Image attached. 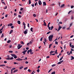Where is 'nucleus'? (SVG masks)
<instances>
[{
	"mask_svg": "<svg viewBox=\"0 0 74 74\" xmlns=\"http://www.w3.org/2000/svg\"><path fill=\"white\" fill-rule=\"evenodd\" d=\"M53 35L49 36V41H52V38H53Z\"/></svg>",
	"mask_w": 74,
	"mask_h": 74,
	"instance_id": "nucleus-1",
	"label": "nucleus"
},
{
	"mask_svg": "<svg viewBox=\"0 0 74 74\" xmlns=\"http://www.w3.org/2000/svg\"><path fill=\"white\" fill-rule=\"evenodd\" d=\"M17 49H21L22 47V45H21V44H18L17 46Z\"/></svg>",
	"mask_w": 74,
	"mask_h": 74,
	"instance_id": "nucleus-2",
	"label": "nucleus"
},
{
	"mask_svg": "<svg viewBox=\"0 0 74 74\" xmlns=\"http://www.w3.org/2000/svg\"><path fill=\"white\" fill-rule=\"evenodd\" d=\"M62 28V26H59V27L58 28V29L57 30V32H59V30H60L61 28Z\"/></svg>",
	"mask_w": 74,
	"mask_h": 74,
	"instance_id": "nucleus-3",
	"label": "nucleus"
},
{
	"mask_svg": "<svg viewBox=\"0 0 74 74\" xmlns=\"http://www.w3.org/2000/svg\"><path fill=\"white\" fill-rule=\"evenodd\" d=\"M16 60H18V61H22V60H23V59H21L20 58H18Z\"/></svg>",
	"mask_w": 74,
	"mask_h": 74,
	"instance_id": "nucleus-4",
	"label": "nucleus"
},
{
	"mask_svg": "<svg viewBox=\"0 0 74 74\" xmlns=\"http://www.w3.org/2000/svg\"><path fill=\"white\" fill-rule=\"evenodd\" d=\"M27 29H26L25 30L24 32V34H27Z\"/></svg>",
	"mask_w": 74,
	"mask_h": 74,
	"instance_id": "nucleus-5",
	"label": "nucleus"
},
{
	"mask_svg": "<svg viewBox=\"0 0 74 74\" xmlns=\"http://www.w3.org/2000/svg\"><path fill=\"white\" fill-rule=\"evenodd\" d=\"M63 60H62L61 61H60L59 62L57 63V64H61V63H63Z\"/></svg>",
	"mask_w": 74,
	"mask_h": 74,
	"instance_id": "nucleus-6",
	"label": "nucleus"
},
{
	"mask_svg": "<svg viewBox=\"0 0 74 74\" xmlns=\"http://www.w3.org/2000/svg\"><path fill=\"white\" fill-rule=\"evenodd\" d=\"M12 25H13L12 23H10V24H8V26H12Z\"/></svg>",
	"mask_w": 74,
	"mask_h": 74,
	"instance_id": "nucleus-7",
	"label": "nucleus"
},
{
	"mask_svg": "<svg viewBox=\"0 0 74 74\" xmlns=\"http://www.w3.org/2000/svg\"><path fill=\"white\" fill-rule=\"evenodd\" d=\"M27 50H26L22 52V53H23L24 55H25V54H26V52H27Z\"/></svg>",
	"mask_w": 74,
	"mask_h": 74,
	"instance_id": "nucleus-8",
	"label": "nucleus"
},
{
	"mask_svg": "<svg viewBox=\"0 0 74 74\" xmlns=\"http://www.w3.org/2000/svg\"><path fill=\"white\" fill-rule=\"evenodd\" d=\"M38 3L39 5H40L42 4V3L41 2V1L40 0H39L38 1Z\"/></svg>",
	"mask_w": 74,
	"mask_h": 74,
	"instance_id": "nucleus-9",
	"label": "nucleus"
},
{
	"mask_svg": "<svg viewBox=\"0 0 74 74\" xmlns=\"http://www.w3.org/2000/svg\"><path fill=\"white\" fill-rule=\"evenodd\" d=\"M12 32H13V30H11L10 31V32L9 33V34H11V33H12Z\"/></svg>",
	"mask_w": 74,
	"mask_h": 74,
	"instance_id": "nucleus-10",
	"label": "nucleus"
},
{
	"mask_svg": "<svg viewBox=\"0 0 74 74\" xmlns=\"http://www.w3.org/2000/svg\"><path fill=\"white\" fill-rule=\"evenodd\" d=\"M18 71V69H16V70H15L14 71L13 73H16V72H17Z\"/></svg>",
	"mask_w": 74,
	"mask_h": 74,
	"instance_id": "nucleus-11",
	"label": "nucleus"
},
{
	"mask_svg": "<svg viewBox=\"0 0 74 74\" xmlns=\"http://www.w3.org/2000/svg\"><path fill=\"white\" fill-rule=\"evenodd\" d=\"M43 5H47V4H46V3L45 2H43Z\"/></svg>",
	"mask_w": 74,
	"mask_h": 74,
	"instance_id": "nucleus-12",
	"label": "nucleus"
},
{
	"mask_svg": "<svg viewBox=\"0 0 74 74\" xmlns=\"http://www.w3.org/2000/svg\"><path fill=\"white\" fill-rule=\"evenodd\" d=\"M71 60H73V59H74V57L71 56Z\"/></svg>",
	"mask_w": 74,
	"mask_h": 74,
	"instance_id": "nucleus-13",
	"label": "nucleus"
},
{
	"mask_svg": "<svg viewBox=\"0 0 74 74\" xmlns=\"http://www.w3.org/2000/svg\"><path fill=\"white\" fill-rule=\"evenodd\" d=\"M11 55H12V56L13 57H14L15 56V55L13 54H11Z\"/></svg>",
	"mask_w": 74,
	"mask_h": 74,
	"instance_id": "nucleus-14",
	"label": "nucleus"
},
{
	"mask_svg": "<svg viewBox=\"0 0 74 74\" xmlns=\"http://www.w3.org/2000/svg\"><path fill=\"white\" fill-rule=\"evenodd\" d=\"M6 67L7 69H11V67L10 66H6Z\"/></svg>",
	"mask_w": 74,
	"mask_h": 74,
	"instance_id": "nucleus-15",
	"label": "nucleus"
},
{
	"mask_svg": "<svg viewBox=\"0 0 74 74\" xmlns=\"http://www.w3.org/2000/svg\"><path fill=\"white\" fill-rule=\"evenodd\" d=\"M17 23L18 24H19V25H20V24H21V21H18Z\"/></svg>",
	"mask_w": 74,
	"mask_h": 74,
	"instance_id": "nucleus-16",
	"label": "nucleus"
},
{
	"mask_svg": "<svg viewBox=\"0 0 74 74\" xmlns=\"http://www.w3.org/2000/svg\"><path fill=\"white\" fill-rule=\"evenodd\" d=\"M29 52L31 53V52H33V51L32 50V49H30L29 50Z\"/></svg>",
	"mask_w": 74,
	"mask_h": 74,
	"instance_id": "nucleus-17",
	"label": "nucleus"
},
{
	"mask_svg": "<svg viewBox=\"0 0 74 74\" xmlns=\"http://www.w3.org/2000/svg\"><path fill=\"white\" fill-rule=\"evenodd\" d=\"M6 60H10V57H8L6 58Z\"/></svg>",
	"mask_w": 74,
	"mask_h": 74,
	"instance_id": "nucleus-18",
	"label": "nucleus"
},
{
	"mask_svg": "<svg viewBox=\"0 0 74 74\" xmlns=\"http://www.w3.org/2000/svg\"><path fill=\"white\" fill-rule=\"evenodd\" d=\"M51 70H52V69H51L48 72V73H50V72H51Z\"/></svg>",
	"mask_w": 74,
	"mask_h": 74,
	"instance_id": "nucleus-19",
	"label": "nucleus"
},
{
	"mask_svg": "<svg viewBox=\"0 0 74 74\" xmlns=\"http://www.w3.org/2000/svg\"><path fill=\"white\" fill-rule=\"evenodd\" d=\"M28 72H29V73H31L32 72V71H31L30 69H29L28 70Z\"/></svg>",
	"mask_w": 74,
	"mask_h": 74,
	"instance_id": "nucleus-20",
	"label": "nucleus"
},
{
	"mask_svg": "<svg viewBox=\"0 0 74 74\" xmlns=\"http://www.w3.org/2000/svg\"><path fill=\"white\" fill-rule=\"evenodd\" d=\"M21 44H23V45L24 44V42L22 41L21 42Z\"/></svg>",
	"mask_w": 74,
	"mask_h": 74,
	"instance_id": "nucleus-21",
	"label": "nucleus"
},
{
	"mask_svg": "<svg viewBox=\"0 0 74 74\" xmlns=\"http://www.w3.org/2000/svg\"><path fill=\"white\" fill-rule=\"evenodd\" d=\"M23 66H21V67H20L19 68V69H20V70H22V69H23Z\"/></svg>",
	"mask_w": 74,
	"mask_h": 74,
	"instance_id": "nucleus-22",
	"label": "nucleus"
},
{
	"mask_svg": "<svg viewBox=\"0 0 74 74\" xmlns=\"http://www.w3.org/2000/svg\"><path fill=\"white\" fill-rule=\"evenodd\" d=\"M1 66L2 67H4L5 66V64H2L1 65H0V67Z\"/></svg>",
	"mask_w": 74,
	"mask_h": 74,
	"instance_id": "nucleus-23",
	"label": "nucleus"
},
{
	"mask_svg": "<svg viewBox=\"0 0 74 74\" xmlns=\"http://www.w3.org/2000/svg\"><path fill=\"white\" fill-rule=\"evenodd\" d=\"M33 28L32 27H31V28H30V30L31 31V32H33Z\"/></svg>",
	"mask_w": 74,
	"mask_h": 74,
	"instance_id": "nucleus-24",
	"label": "nucleus"
},
{
	"mask_svg": "<svg viewBox=\"0 0 74 74\" xmlns=\"http://www.w3.org/2000/svg\"><path fill=\"white\" fill-rule=\"evenodd\" d=\"M53 29V26H52L51 27V30H52Z\"/></svg>",
	"mask_w": 74,
	"mask_h": 74,
	"instance_id": "nucleus-25",
	"label": "nucleus"
},
{
	"mask_svg": "<svg viewBox=\"0 0 74 74\" xmlns=\"http://www.w3.org/2000/svg\"><path fill=\"white\" fill-rule=\"evenodd\" d=\"M11 42V40H9L7 42V43H10V42Z\"/></svg>",
	"mask_w": 74,
	"mask_h": 74,
	"instance_id": "nucleus-26",
	"label": "nucleus"
},
{
	"mask_svg": "<svg viewBox=\"0 0 74 74\" xmlns=\"http://www.w3.org/2000/svg\"><path fill=\"white\" fill-rule=\"evenodd\" d=\"M31 1H30V0H29V4H31Z\"/></svg>",
	"mask_w": 74,
	"mask_h": 74,
	"instance_id": "nucleus-27",
	"label": "nucleus"
},
{
	"mask_svg": "<svg viewBox=\"0 0 74 74\" xmlns=\"http://www.w3.org/2000/svg\"><path fill=\"white\" fill-rule=\"evenodd\" d=\"M4 37V34H2L1 37V38H3Z\"/></svg>",
	"mask_w": 74,
	"mask_h": 74,
	"instance_id": "nucleus-28",
	"label": "nucleus"
},
{
	"mask_svg": "<svg viewBox=\"0 0 74 74\" xmlns=\"http://www.w3.org/2000/svg\"><path fill=\"white\" fill-rule=\"evenodd\" d=\"M64 5H65L64 4H62L61 5V7H64Z\"/></svg>",
	"mask_w": 74,
	"mask_h": 74,
	"instance_id": "nucleus-29",
	"label": "nucleus"
},
{
	"mask_svg": "<svg viewBox=\"0 0 74 74\" xmlns=\"http://www.w3.org/2000/svg\"><path fill=\"white\" fill-rule=\"evenodd\" d=\"M52 45V44H51L50 45H49V48H51V46Z\"/></svg>",
	"mask_w": 74,
	"mask_h": 74,
	"instance_id": "nucleus-30",
	"label": "nucleus"
},
{
	"mask_svg": "<svg viewBox=\"0 0 74 74\" xmlns=\"http://www.w3.org/2000/svg\"><path fill=\"white\" fill-rule=\"evenodd\" d=\"M9 53H13V51H9Z\"/></svg>",
	"mask_w": 74,
	"mask_h": 74,
	"instance_id": "nucleus-31",
	"label": "nucleus"
},
{
	"mask_svg": "<svg viewBox=\"0 0 74 74\" xmlns=\"http://www.w3.org/2000/svg\"><path fill=\"white\" fill-rule=\"evenodd\" d=\"M14 59V58L13 57H11V58H10V60H13Z\"/></svg>",
	"mask_w": 74,
	"mask_h": 74,
	"instance_id": "nucleus-32",
	"label": "nucleus"
},
{
	"mask_svg": "<svg viewBox=\"0 0 74 74\" xmlns=\"http://www.w3.org/2000/svg\"><path fill=\"white\" fill-rule=\"evenodd\" d=\"M14 58L15 59L17 58V56H16V55H15V56H14Z\"/></svg>",
	"mask_w": 74,
	"mask_h": 74,
	"instance_id": "nucleus-33",
	"label": "nucleus"
},
{
	"mask_svg": "<svg viewBox=\"0 0 74 74\" xmlns=\"http://www.w3.org/2000/svg\"><path fill=\"white\" fill-rule=\"evenodd\" d=\"M55 42V44H57V45H58V42L56 41Z\"/></svg>",
	"mask_w": 74,
	"mask_h": 74,
	"instance_id": "nucleus-34",
	"label": "nucleus"
},
{
	"mask_svg": "<svg viewBox=\"0 0 74 74\" xmlns=\"http://www.w3.org/2000/svg\"><path fill=\"white\" fill-rule=\"evenodd\" d=\"M31 5H32V7H34V3L32 4Z\"/></svg>",
	"mask_w": 74,
	"mask_h": 74,
	"instance_id": "nucleus-35",
	"label": "nucleus"
},
{
	"mask_svg": "<svg viewBox=\"0 0 74 74\" xmlns=\"http://www.w3.org/2000/svg\"><path fill=\"white\" fill-rule=\"evenodd\" d=\"M51 74H55V72L53 71V72H52Z\"/></svg>",
	"mask_w": 74,
	"mask_h": 74,
	"instance_id": "nucleus-36",
	"label": "nucleus"
},
{
	"mask_svg": "<svg viewBox=\"0 0 74 74\" xmlns=\"http://www.w3.org/2000/svg\"><path fill=\"white\" fill-rule=\"evenodd\" d=\"M71 44H72L71 42H70V43H69L70 46V47H71V46H72Z\"/></svg>",
	"mask_w": 74,
	"mask_h": 74,
	"instance_id": "nucleus-37",
	"label": "nucleus"
},
{
	"mask_svg": "<svg viewBox=\"0 0 74 74\" xmlns=\"http://www.w3.org/2000/svg\"><path fill=\"white\" fill-rule=\"evenodd\" d=\"M52 67H54V66H56V64H53L52 65Z\"/></svg>",
	"mask_w": 74,
	"mask_h": 74,
	"instance_id": "nucleus-38",
	"label": "nucleus"
},
{
	"mask_svg": "<svg viewBox=\"0 0 74 74\" xmlns=\"http://www.w3.org/2000/svg\"><path fill=\"white\" fill-rule=\"evenodd\" d=\"M33 16H34V17H36V14H34L33 15Z\"/></svg>",
	"mask_w": 74,
	"mask_h": 74,
	"instance_id": "nucleus-39",
	"label": "nucleus"
},
{
	"mask_svg": "<svg viewBox=\"0 0 74 74\" xmlns=\"http://www.w3.org/2000/svg\"><path fill=\"white\" fill-rule=\"evenodd\" d=\"M53 51H50V54H52V53H53Z\"/></svg>",
	"mask_w": 74,
	"mask_h": 74,
	"instance_id": "nucleus-40",
	"label": "nucleus"
},
{
	"mask_svg": "<svg viewBox=\"0 0 74 74\" xmlns=\"http://www.w3.org/2000/svg\"><path fill=\"white\" fill-rule=\"evenodd\" d=\"M2 4H4L5 5V2L4 1H3L2 2Z\"/></svg>",
	"mask_w": 74,
	"mask_h": 74,
	"instance_id": "nucleus-41",
	"label": "nucleus"
},
{
	"mask_svg": "<svg viewBox=\"0 0 74 74\" xmlns=\"http://www.w3.org/2000/svg\"><path fill=\"white\" fill-rule=\"evenodd\" d=\"M72 12V10H71V11H69V12L68 13V14H70V12Z\"/></svg>",
	"mask_w": 74,
	"mask_h": 74,
	"instance_id": "nucleus-42",
	"label": "nucleus"
},
{
	"mask_svg": "<svg viewBox=\"0 0 74 74\" xmlns=\"http://www.w3.org/2000/svg\"><path fill=\"white\" fill-rule=\"evenodd\" d=\"M27 67H26V68H25L24 69V70H27Z\"/></svg>",
	"mask_w": 74,
	"mask_h": 74,
	"instance_id": "nucleus-43",
	"label": "nucleus"
},
{
	"mask_svg": "<svg viewBox=\"0 0 74 74\" xmlns=\"http://www.w3.org/2000/svg\"><path fill=\"white\" fill-rule=\"evenodd\" d=\"M24 29H26V25H24Z\"/></svg>",
	"mask_w": 74,
	"mask_h": 74,
	"instance_id": "nucleus-44",
	"label": "nucleus"
},
{
	"mask_svg": "<svg viewBox=\"0 0 74 74\" xmlns=\"http://www.w3.org/2000/svg\"><path fill=\"white\" fill-rule=\"evenodd\" d=\"M73 25V23H71L70 24V27H71V26H72V25Z\"/></svg>",
	"mask_w": 74,
	"mask_h": 74,
	"instance_id": "nucleus-45",
	"label": "nucleus"
},
{
	"mask_svg": "<svg viewBox=\"0 0 74 74\" xmlns=\"http://www.w3.org/2000/svg\"><path fill=\"white\" fill-rule=\"evenodd\" d=\"M43 38L42 37L41 38H40V41H42V39Z\"/></svg>",
	"mask_w": 74,
	"mask_h": 74,
	"instance_id": "nucleus-46",
	"label": "nucleus"
},
{
	"mask_svg": "<svg viewBox=\"0 0 74 74\" xmlns=\"http://www.w3.org/2000/svg\"><path fill=\"white\" fill-rule=\"evenodd\" d=\"M37 4H38V3L37 2H36V3L35 4V6H36V5H37Z\"/></svg>",
	"mask_w": 74,
	"mask_h": 74,
	"instance_id": "nucleus-47",
	"label": "nucleus"
},
{
	"mask_svg": "<svg viewBox=\"0 0 74 74\" xmlns=\"http://www.w3.org/2000/svg\"><path fill=\"white\" fill-rule=\"evenodd\" d=\"M15 68H12V69L13 70H15Z\"/></svg>",
	"mask_w": 74,
	"mask_h": 74,
	"instance_id": "nucleus-48",
	"label": "nucleus"
},
{
	"mask_svg": "<svg viewBox=\"0 0 74 74\" xmlns=\"http://www.w3.org/2000/svg\"><path fill=\"white\" fill-rule=\"evenodd\" d=\"M25 64H28V63H29V62H28V61H26L25 62Z\"/></svg>",
	"mask_w": 74,
	"mask_h": 74,
	"instance_id": "nucleus-49",
	"label": "nucleus"
},
{
	"mask_svg": "<svg viewBox=\"0 0 74 74\" xmlns=\"http://www.w3.org/2000/svg\"><path fill=\"white\" fill-rule=\"evenodd\" d=\"M23 10V8H21L20 9V11H22V10Z\"/></svg>",
	"mask_w": 74,
	"mask_h": 74,
	"instance_id": "nucleus-50",
	"label": "nucleus"
},
{
	"mask_svg": "<svg viewBox=\"0 0 74 74\" xmlns=\"http://www.w3.org/2000/svg\"><path fill=\"white\" fill-rule=\"evenodd\" d=\"M36 71H37L38 73H39V72H40V70H39V69H38Z\"/></svg>",
	"mask_w": 74,
	"mask_h": 74,
	"instance_id": "nucleus-51",
	"label": "nucleus"
},
{
	"mask_svg": "<svg viewBox=\"0 0 74 74\" xmlns=\"http://www.w3.org/2000/svg\"><path fill=\"white\" fill-rule=\"evenodd\" d=\"M23 25H26V24H25V22H24L23 23Z\"/></svg>",
	"mask_w": 74,
	"mask_h": 74,
	"instance_id": "nucleus-52",
	"label": "nucleus"
},
{
	"mask_svg": "<svg viewBox=\"0 0 74 74\" xmlns=\"http://www.w3.org/2000/svg\"><path fill=\"white\" fill-rule=\"evenodd\" d=\"M51 33V31H50L49 32H48L47 33V34H49V33Z\"/></svg>",
	"mask_w": 74,
	"mask_h": 74,
	"instance_id": "nucleus-53",
	"label": "nucleus"
},
{
	"mask_svg": "<svg viewBox=\"0 0 74 74\" xmlns=\"http://www.w3.org/2000/svg\"><path fill=\"white\" fill-rule=\"evenodd\" d=\"M72 48H74V46L73 45H72L71 47Z\"/></svg>",
	"mask_w": 74,
	"mask_h": 74,
	"instance_id": "nucleus-54",
	"label": "nucleus"
},
{
	"mask_svg": "<svg viewBox=\"0 0 74 74\" xmlns=\"http://www.w3.org/2000/svg\"><path fill=\"white\" fill-rule=\"evenodd\" d=\"M46 23L44 22V25L45 26H46Z\"/></svg>",
	"mask_w": 74,
	"mask_h": 74,
	"instance_id": "nucleus-55",
	"label": "nucleus"
},
{
	"mask_svg": "<svg viewBox=\"0 0 74 74\" xmlns=\"http://www.w3.org/2000/svg\"><path fill=\"white\" fill-rule=\"evenodd\" d=\"M44 41H45V42H47V40L45 38L44 39Z\"/></svg>",
	"mask_w": 74,
	"mask_h": 74,
	"instance_id": "nucleus-56",
	"label": "nucleus"
},
{
	"mask_svg": "<svg viewBox=\"0 0 74 74\" xmlns=\"http://www.w3.org/2000/svg\"><path fill=\"white\" fill-rule=\"evenodd\" d=\"M14 16H16L17 14H16V13H14Z\"/></svg>",
	"mask_w": 74,
	"mask_h": 74,
	"instance_id": "nucleus-57",
	"label": "nucleus"
},
{
	"mask_svg": "<svg viewBox=\"0 0 74 74\" xmlns=\"http://www.w3.org/2000/svg\"><path fill=\"white\" fill-rule=\"evenodd\" d=\"M14 26H12L11 27V28H12V29H14Z\"/></svg>",
	"mask_w": 74,
	"mask_h": 74,
	"instance_id": "nucleus-58",
	"label": "nucleus"
},
{
	"mask_svg": "<svg viewBox=\"0 0 74 74\" xmlns=\"http://www.w3.org/2000/svg\"><path fill=\"white\" fill-rule=\"evenodd\" d=\"M74 6H71V8H74Z\"/></svg>",
	"mask_w": 74,
	"mask_h": 74,
	"instance_id": "nucleus-59",
	"label": "nucleus"
},
{
	"mask_svg": "<svg viewBox=\"0 0 74 74\" xmlns=\"http://www.w3.org/2000/svg\"><path fill=\"white\" fill-rule=\"evenodd\" d=\"M7 6H6L4 8V9H7Z\"/></svg>",
	"mask_w": 74,
	"mask_h": 74,
	"instance_id": "nucleus-60",
	"label": "nucleus"
},
{
	"mask_svg": "<svg viewBox=\"0 0 74 74\" xmlns=\"http://www.w3.org/2000/svg\"><path fill=\"white\" fill-rule=\"evenodd\" d=\"M50 55H55V53H53V54H52Z\"/></svg>",
	"mask_w": 74,
	"mask_h": 74,
	"instance_id": "nucleus-61",
	"label": "nucleus"
},
{
	"mask_svg": "<svg viewBox=\"0 0 74 74\" xmlns=\"http://www.w3.org/2000/svg\"><path fill=\"white\" fill-rule=\"evenodd\" d=\"M29 49V47H26V49L27 50H28V49Z\"/></svg>",
	"mask_w": 74,
	"mask_h": 74,
	"instance_id": "nucleus-62",
	"label": "nucleus"
},
{
	"mask_svg": "<svg viewBox=\"0 0 74 74\" xmlns=\"http://www.w3.org/2000/svg\"><path fill=\"white\" fill-rule=\"evenodd\" d=\"M55 53H56V54H57V50H56L55 51Z\"/></svg>",
	"mask_w": 74,
	"mask_h": 74,
	"instance_id": "nucleus-63",
	"label": "nucleus"
},
{
	"mask_svg": "<svg viewBox=\"0 0 74 74\" xmlns=\"http://www.w3.org/2000/svg\"><path fill=\"white\" fill-rule=\"evenodd\" d=\"M27 25H28L27 26L28 27H29V23H28Z\"/></svg>",
	"mask_w": 74,
	"mask_h": 74,
	"instance_id": "nucleus-64",
	"label": "nucleus"
}]
</instances>
